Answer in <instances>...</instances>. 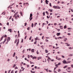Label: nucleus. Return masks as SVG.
Listing matches in <instances>:
<instances>
[{
	"label": "nucleus",
	"mask_w": 73,
	"mask_h": 73,
	"mask_svg": "<svg viewBox=\"0 0 73 73\" xmlns=\"http://www.w3.org/2000/svg\"><path fill=\"white\" fill-rule=\"evenodd\" d=\"M50 60L51 61L53 62V61H54V59H52V60L51 59V60Z\"/></svg>",
	"instance_id": "nucleus-45"
},
{
	"label": "nucleus",
	"mask_w": 73,
	"mask_h": 73,
	"mask_svg": "<svg viewBox=\"0 0 73 73\" xmlns=\"http://www.w3.org/2000/svg\"><path fill=\"white\" fill-rule=\"evenodd\" d=\"M6 40H7V39H6V38L5 39L4 41L3 42V44L5 43V42Z\"/></svg>",
	"instance_id": "nucleus-11"
},
{
	"label": "nucleus",
	"mask_w": 73,
	"mask_h": 73,
	"mask_svg": "<svg viewBox=\"0 0 73 73\" xmlns=\"http://www.w3.org/2000/svg\"><path fill=\"white\" fill-rule=\"evenodd\" d=\"M27 36H25V39H26V38H27Z\"/></svg>",
	"instance_id": "nucleus-55"
},
{
	"label": "nucleus",
	"mask_w": 73,
	"mask_h": 73,
	"mask_svg": "<svg viewBox=\"0 0 73 73\" xmlns=\"http://www.w3.org/2000/svg\"><path fill=\"white\" fill-rule=\"evenodd\" d=\"M66 27H66V26L65 25V26L64 27V29H66Z\"/></svg>",
	"instance_id": "nucleus-28"
},
{
	"label": "nucleus",
	"mask_w": 73,
	"mask_h": 73,
	"mask_svg": "<svg viewBox=\"0 0 73 73\" xmlns=\"http://www.w3.org/2000/svg\"><path fill=\"white\" fill-rule=\"evenodd\" d=\"M71 67H72V68H73V64H72L71 65Z\"/></svg>",
	"instance_id": "nucleus-51"
},
{
	"label": "nucleus",
	"mask_w": 73,
	"mask_h": 73,
	"mask_svg": "<svg viewBox=\"0 0 73 73\" xmlns=\"http://www.w3.org/2000/svg\"><path fill=\"white\" fill-rule=\"evenodd\" d=\"M31 51L33 53L34 52V49H32V50H31Z\"/></svg>",
	"instance_id": "nucleus-18"
},
{
	"label": "nucleus",
	"mask_w": 73,
	"mask_h": 73,
	"mask_svg": "<svg viewBox=\"0 0 73 73\" xmlns=\"http://www.w3.org/2000/svg\"><path fill=\"white\" fill-rule=\"evenodd\" d=\"M28 58H29V57H30V56H29V55H28Z\"/></svg>",
	"instance_id": "nucleus-50"
},
{
	"label": "nucleus",
	"mask_w": 73,
	"mask_h": 73,
	"mask_svg": "<svg viewBox=\"0 0 73 73\" xmlns=\"http://www.w3.org/2000/svg\"><path fill=\"white\" fill-rule=\"evenodd\" d=\"M47 19H49V18H50V16L49 17V16H47Z\"/></svg>",
	"instance_id": "nucleus-38"
},
{
	"label": "nucleus",
	"mask_w": 73,
	"mask_h": 73,
	"mask_svg": "<svg viewBox=\"0 0 73 73\" xmlns=\"http://www.w3.org/2000/svg\"><path fill=\"white\" fill-rule=\"evenodd\" d=\"M58 72H61V70L60 69H58Z\"/></svg>",
	"instance_id": "nucleus-34"
},
{
	"label": "nucleus",
	"mask_w": 73,
	"mask_h": 73,
	"mask_svg": "<svg viewBox=\"0 0 73 73\" xmlns=\"http://www.w3.org/2000/svg\"><path fill=\"white\" fill-rule=\"evenodd\" d=\"M45 2H46V4H48V2H49V1H48V0H46Z\"/></svg>",
	"instance_id": "nucleus-13"
},
{
	"label": "nucleus",
	"mask_w": 73,
	"mask_h": 73,
	"mask_svg": "<svg viewBox=\"0 0 73 73\" xmlns=\"http://www.w3.org/2000/svg\"><path fill=\"white\" fill-rule=\"evenodd\" d=\"M7 25H9V23H7Z\"/></svg>",
	"instance_id": "nucleus-59"
},
{
	"label": "nucleus",
	"mask_w": 73,
	"mask_h": 73,
	"mask_svg": "<svg viewBox=\"0 0 73 73\" xmlns=\"http://www.w3.org/2000/svg\"><path fill=\"white\" fill-rule=\"evenodd\" d=\"M20 14H21V16H23V14L22 13V12H20Z\"/></svg>",
	"instance_id": "nucleus-24"
},
{
	"label": "nucleus",
	"mask_w": 73,
	"mask_h": 73,
	"mask_svg": "<svg viewBox=\"0 0 73 73\" xmlns=\"http://www.w3.org/2000/svg\"><path fill=\"white\" fill-rule=\"evenodd\" d=\"M17 13H18V12H17L16 13H15V15L13 16V17H15V19H17Z\"/></svg>",
	"instance_id": "nucleus-1"
},
{
	"label": "nucleus",
	"mask_w": 73,
	"mask_h": 73,
	"mask_svg": "<svg viewBox=\"0 0 73 73\" xmlns=\"http://www.w3.org/2000/svg\"><path fill=\"white\" fill-rule=\"evenodd\" d=\"M56 68H57V67H55L54 68V70H55V69H56Z\"/></svg>",
	"instance_id": "nucleus-49"
},
{
	"label": "nucleus",
	"mask_w": 73,
	"mask_h": 73,
	"mask_svg": "<svg viewBox=\"0 0 73 73\" xmlns=\"http://www.w3.org/2000/svg\"><path fill=\"white\" fill-rule=\"evenodd\" d=\"M4 37H7V35H5Z\"/></svg>",
	"instance_id": "nucleus-56"
},
{
	"label": "nucleus",
	"mask_w": 73,
	"mask_h": 73,
	"mask_svg": "<svg viewBox=\"0 0 73 73\" xmlns=\"http://www.w3.org/2000/svg\"><path fill=\"white\" fill-rule=\"evenodd\" d=\"M45 53H48V51L46 49L45 50Z\"/></svg>",
	"instance_id": "nucleus-17"
},
{
	"label": "nucleus",
	"mask_w": 73,
	"mask_h": 73,
	"mask_svg": "<svg viewBox=\"0 0 73 73\" xmlns=\"http://www.w3.org/2000/svg\"><path fill=\"white\" fill-rule=\"evenodd\" d=\"M61 3L62 4H64V2H62Z\"/></svg>",
	"instance_id": "nucleus-62"
},
{
	"label": "nucleus",
	"mask_w": 73,
	"mask_h": 73,
	"mask_svg": "<svg viewBox=\"0 0 73 73\" xmlns=\"http://www.w3.org/2000/svg\"><path fill=\"white\" fill-rule=\"evenodd\" d=\"M17 40H16L15 41V44H16V42H17Z\"/></svg>",
	"instance_id": "nucleus-29"
},
{
	"label": "nucleus",
	"mask_w": 73,
	"mask_h": 73,
	"mask_svg": "<svg viewBox=\"0 0 73 73\" xmlns=\"http://www.w3.org/2000/svg\"><path fill=\"white\" fill-rule=\"evenodd\" d=\"M3 13L4 14H3ZM2 15H5V13L4 12L2 13Z\"/></svg>",
	"instance_id": "nucleus-22"
},
{
	"label": "nucleus",
	"mask_w": 73,
	"mask_h": 73,
	"mask_svg": "<svg viewBox=\"0 0 73 73\" xmlns=\"http://www.w3.org/2000/svg\"><path fill=\"white\" fill-rule=\"evenodd\" d=\"M43 16H45V12H44L43 13Z\"/></svg>",
	"instance_id": "nucleus-37"
},
{
	"label": "nucleus",
	"mask_w": 73,
	"mask_h": 73,
	"mask_svg": "<svg viewBox=\"0 0 73 73\" xmlns=\"http://www.w3.org/2000/svg\"><path fill=\"white\" fill-rule=\"evenodd\" d=\"M29 29H30L29 27H28L27 29V30H28V31H29Z\"/></svg>",
	"instance_id": "nucleus-46"
},
{
	"label": "nucleus",
	"mask_w": 73,
	"mask_h": 73,
	"mask_svg": "<svg viewBox=\"0 0 73 73\" xmlns=\"http://www.w3.org/2000/svg\"><path fill=\"white\" fill-rule=\"evenodd\" d=\"M67 40V38H66L64 39V41H66V40Z\"/></svg>",
	"instance_id": "nucleus-19"
},
{
	"label": "nucleus",
	"mask_w": 73,
	"mask_h": 73,
	"mask_svg": "<svg viewBox=\"0 0 73 73\" xmlns=\"http://www.w3.org/2000/svg\"><path fill=\"white\" fill-rule=\"evenodd\" d=\"M70 62H71V61H68L67 62L66 64H68L69 63H70Z\"/></svg>",
	"instance_id": "nucleus-20"
},
{
	"label": "nucleus",
	"mask_w": 73,
	"mask_h": 73,
	"mask_svg": "<svg viewBox=\"0 0 73 73\" xmlns=\"http://www.w3.org/2000/svg\"><path fill=\"white\" fill-rule=\"evenodd\" d=\"M57 36H60V33H58L56 34Z\"/></svg>",
	"instance_id": "nucleus-9"
},
{
	"label": "nucleus",
	"mask_w": 73,
	"mask_h": 73,
	"mask_svg": "<svg viewBox=\"0 0 73 73\" xmlns=\"http://www.w3.org/2000/svg\"><path fill=\"white\" fill-rule=\"evenodd\" d=\"M16 66V64H14V65L13 66V68H15Z\"/></svg>",
	"instance_id": "nucleus-39"
},
{
	"label": "nucleus",
	"mask_w": 73,
	"mask_h": 73,
	"mask_svg": "<svg viewBox=\"0 0 73 73\" xmlns=\"http://www.w3.org/2000/svg\"><path fill=\"white\" fill-rule=\"evenodd\" d=\"M67 67H68V66H66L64 67L63 68L65 69V68H67Z\"/></svg>",
	"instance_id": "nucleus-23"
},
{
	"label": "nucleus",
	"mask_w": 73,
	"mask_h": 73,
	"mask_svg": "<svg viewBox=\"0 0 73 73\" xmlns=\"http://www.w3.org/2000/svg\"><path fill=\"white\" fill-rule=\"evenodd\" d=\"M21 42H23V39H22Z\"/></svg>",
	"instance_id": "nucleus-61"
},
{
	"label": "nucleus",
	"mask_w": 73,
	"mask_h": 73,
	"mask_svg": "<svg viewBox=\"0 0 73 73\" xmlns=\"http://www.w3.org/2000/svg\"><path fill=\"white\" fill-rule=\"evenodd\" d=\"M62 62L63 64H66L67 62L65 60H64L62 61Z\"/></svg>",
	"instance_id": "nucleus-3"
},
{
	"label": "nucleus",
	"mask_w": 73,
	"mask_h": 73,
	"mask_svg": "<svg viewBox=\"0 0 73 73\" xmlns=\"http://www.w3.org/2000/svg\"><path fill=\"white\" fill-rule=\"evenodd\" d=\"M71 69H72V67H69L67 68L68 70H71Z\"/></svg>",
	"instance_id": "nucleus-8"
},
{
	"label": "nucleus",
	"mask_w": 73,
	"mask_h": 73,
	"mask_svg": "<svg viewBox=\"0 0 73 73\" xmlns=\"http://www.w3.org/2000/svg\"><path fill=\"white\" fill-rule=\"evenodd\" d=\"M19 39H18L17 42V44H16L17 46V45H18V44H19Z\"/></svg>",
	"instance_id": "nucleus-4"
},
{
	"label": "nucleus",
	"mask_w": 73,
	"mask_h": 73,
	"mask_svg": "<svg viewBox=\"0 0 73 73\" xmlns=\"http://www.w3.org/2000/svg\"><path fill=\"white\" fill-rule=\"evenodd\" d=\"M3 38H4V35L3 36L1 37L0 40V41H1V40H3Z\"/></svg>",
	"instance_id": "nucleus-5"
},
{
	"label": "nucleus",
	"mask_w": 73,
	"mask_h": 73,
	"mask_svg": "<svg viewBox=\"0 0 73 73\" xmlns=\"http://www.w3.org/2000/svg\"><path fill=\"white\" fill-rule=\"evenodd\" d=\"M58 65H61V63H60V62L58 64Z\"/></svg>",
	"instance_id": "nucleus-44"
},
{
	"label": "nucleus",
	"mask_w": 73,
	"mask_h": 73,
	"mask_svg": "<svg viewBox=\"0 0 73 73\" xmlns=\"http://www.w3.org/2000/svg\"><path fill=\"white\" fill-rule=\"evenodd\" d=\"M11 18H12V16H11L10 18H9V20H11Z\"/></svg>",
	"instance_id": "nucleus-48"
},
{
	"label": "nucleus",
	"mask_w": 73,
	"mask_h": 73,
	"mask_svg": "<svg viewBox=\"0 0 73 73\" xmlns=\"http://www.w3.org/2000/svg\"><path fill=\"white\" fill-rule=\"evenodd\" d=\"M27 24V23H25V26H26Z\"/></svg>",
	"instance_id": "nucleus-40"
},
{
	"label": "nucleus",
	"mask_w": 73,
	"mask_h": 73,
	"mask_svg": "<svg viewBox=\"0 0 73 73\" xmlns=\"http://www.w3.org/2000/svg\"><path fill=\"white\" fill-rule=\"evenodd\" d=\"M54 25H57L56 23H54Z\"/></svg>",
	"instance_id": "nucleus-57"
},
{
	"label": "nucleus",
	"mask_w": 73,
	"mask_h": 73,
	"mask_svg": "<svg viewBox=\"0 0 73 73\" xmlns=\"http://www.w3.org/2000/svg\"><path fill=\"white\" fill-rule=\"evenodd\" d=\"M36 42H37V41H35L34 42V44H36Z\"/></svg>",
	"instance_id": "nucleus-41"
},
{
	"label": "nucleus",
	"mask_w": 73,
	"mask_h": 73,
	"mask_svg": "<svg viewBox=\"0 0 73 73\" xmlns=\"http://www.w3.org/2000/svg\"><path fill=\"white\" fill-rule=\"evenodd\" d=\"M40 39H39L38 38H37V37H36L35 39V41H37V40H39Z\"/></svg>",
	"instance_id": "nucleus-7"
},
{
	"label": "nucleus",
	"mask_w": 73,
	"mask_h": 73,
	"mask_svg": "<svg viewBox=\"0 0 73 73\" xmlns=\"http://www.w3.org/2000/svg\"><path fill=\"white\" fill-rule=\"evenodd\" d=\"M15 54H16V53L15 52H14V54H13V57H15Z\"/></svg>",
	"instance_id": "nucleus-25"
},
{
	"label": "nucleus",
	"mask_w": 73,
	"mask_h": 73,
	"mask_svg": "<svg viewBox=\"0 0 73 73\" xmlns=\"http://www.w3.org/2000/svg\"><path fill=\"white\" fill-rule=\"evenodd\" d=\"M8 31H9L10 33H12V29H8Z\"/></svg>",
	"instance_id": "nucleus-6"
},
{
	"label": "nucleus",
	"mask_w": 73,
	"mask_h": 73,
	"mask_svg": "<svg viewBox=\"0 0 73 73\" xmlns=\"http://www.w3.org/2000/svg\"><path fill=\"white\" fill-rule=\"evenodd\" d=\"M36 58V57H34L33 58V59H35Z\"/></svg>",
	"instance_id": "nucleus-36"
},
{
	"label": "nucleus",
	"mask_w": 73,
	"mask_h": 73,
	"mask_svg": "<svg viewBox=\"0 0 73 73\" xmlns=\"http://www.w3.org/2000/svg\"><path fill=\"white\" fill-rule=\"evenodd\" d=\"M62 58H65V57H64V56H62Z\"/></svg>",
	"instance_id": "nucleus-52"
},
{
	"label": "nucleus",
	"mask_w": 73,
	"mask_h": 73,
	"mask_svg": "<svg viewBox=\"0 0 73 73\" xmlns=\"http://www.w3.org/2000/svg\"><path fill=\"white\" fill-rule=\"evenodd\" d=\"M58 64H56L55 65V66H58Z\"/></svg>",
	"instance_id": "nucleus-63"
},
{
	"label": "nucleus",
	"mask_w": 73,
	"mask_h": 73,
	"mask_svg": "<svg viewBox=\"0 0 73 73\" xmlns=\"http://www.w3.org/2000/svg\"><path fill=\"white\" fill-rule=\"evenodd\" d=\"M48 62H49V60H51V59H50V57H48Z\"/></svg>",
	"instance_id": "nucleus-21"
},
{
	"label": "nucleus",
	"mask_w": 73,
	"mask_h": 73,
	"mask_svg": "<svg viewBox=\"0 0 73 73\" xmlns=\"http://www.w3.org/2000/svg\"><path fill=\"white\" fill-rule=\"evenodd\" d=\"M53 8H54V9H57V6H54Z\"/></svg>",
	"instance_id": "nucleus-10"
},
{
	"label": "nucleus",
	"mask_w": 73,
	"mask_h": 73,
	"mask_svg": "<svg viewBox=\"0 0 73 73\" xmlns=\"http://www.w3.org/2000/svg\"><path fill=\"white\" fill-rule=\"evenodd\" d=\"M50 11V12H52V11H53V10L52 9H49V10H48V11Z\"/></svg>",
	"instance_id": "nucleus-16"
},
{
	"label": "nucleus",
	"mask_w": 73,
	"mask_h": 73,
	"mask_svg": "<svg viewBox=\"0 0 73 73\" xmlns=\"http://www.w3.org/2000/svg\"><path fill=\"white\" fill-rule=\"evenodd\" d=\"M68 44V43H66V44H67L66 46H70V44Z\"/></svg>",
	"instance_id": "nucleus-15"
},
{
	"label": "nucleus",
	"mask_w": 73,
	"mask_h": 73,
	"mask_svg": "<svg viewBox=\"0 0 73 73\" xmlns=\"http://www.w3.org/2000/svg\"><path fill=\"white\" fill-rule=\"evenodd\" d=\"M49 5L50 7H51V6H52V5H51V3H50Z\"/></svg>",
	"instance_id": "nucleus-54"
},
{
	"label": "nucleus",
	"mask_w": 73,
	"mask_h": 73,
	"mask_svg": "<svg viewBox=\"0 0 73 73\" xmlns=\"http://www.w3.org/2000/svg\"><path fill=\"white\" fill-rule=\"evenodd\" d=\"M44 47V46L42 45L41 46V47L42 48V49H44V47Z\"/></svg>",
	"instance_id": "nucleus-27"
},
{
	"label": "nucleus",
	"mask_w": 73,
	"mask_h": 73,
	"mask_svg": "<svg viewBox=\"0 0 73 73\" xmlns=\"http://www.w3.org/2000/svg\"><path fill=\"white\" fill-rule=\"evenodd\" d=\"M38 52V50H37L36 51V53L37 54H39V52Z\"/></svg>",
	"instance_id": "nucleus-35"
},
{
	"label": "nucleus",
	"mask_w": 73,
	"mask_h": 73,
	"mask_svg": "<svg viewBox=\"0 0 73 73\" xmlns=\"http://www.w3.org/2000/svg\"><path fill=\"white\" fill-rule=\"evenodd\" d=\"M57 8H58V9H60V7H58Z\"/></svg>",
	"instance_id": "nucleus-64"
},
{
	"label": "nucleus",
	"mask_w": 73,
	"mask_h": 73,
	"mask_svg": "<svg viewBox=\"0 0 73 73\" xmlns=\"http://www.w3.org/2000/svg\"><path fill=\"white\" fill-rule=\"evenodd\" d=\"M33 25H34L33 23H32L31 25V27H32V28H33Z\"/></svg>",
	"instance_id": "nucleus-31"
},
{
	"label": "nucleus",
	"mask_w": 73,
	"mask_h": 73,
	"mask_svg": "<svg viewBox=\"0 0 73 73\" xmlns=\"http://www.w3.org/2000/svg\"><path fill=\"white\" fill-rule=\"evenodd\" d=\"M69 56H73V54H69Z\"/></svg>",
	"instance_id": "nucleus-33"
},
{
	"label": "nucleus",
	"mask_w": 73,
	"mask_h": 73,
	"mask_svg": "<svg viewBox=\"0 0 73 73\" xmlns=\"http://www.w3.org/2000/svg\"><path fill=\"white\" fill-rule=\"evenodd\" d=\"M60 29H63V27H62V26H60Z\"/></svg>",
	"instance_id": "nucleus-14"
},
{
	"label": "nucleus",
	"mask_w": 73,
	"mask_h": 73,
	"mask_svg": "<svg viewBox=\"0 0 73 73\" xmlns=\"http://www.w3.org/2000/svg\"><path fill=\"white\" fill-rule=\"evenodd\" d=\"M69 49H72V47H69Z\"/></svg>",
	"instance_id": "nucleus-43"
},
{
	"label": "nucleus",
	"mask_w": 73,
	"mask_h": 73,
	"mask_svg": "<svg viewBox=\"0 0 73 73\" xmlns=\"http://www.w3.org/2000/svg\"><path fill=\"white\" fill-rule=\"evenodd\" d=\"M31 73H35V72H33L32 70H31Z\"/></svg>",
	"instance_id": "nucleus-30"
},
{
	"label": "nucleus",
	"mask_w": 73,
	"mask_h": 73,
	"mask_svg": "<svg viewBox=\"0 0 73 73\" xmlns=\"http://www.w3.org/2000/svg\"><path fill=\"white\" fill-rule=\"evenodd\" d=\"M32 19H33V18H32V17H30L29 18V21H31V20H32Z\"/></svg>",
	"instance_id": "nucleus-12"
},
{
	"label": "nucleus",
	"mask_w": 73,
	"mask_h": 73,
	"mask_svg": "<svg viewBox=\"0 0 73 73\" xmlns=\"http://www.w3.org/2000/svg\"><path fill=\"white\" fill-rule=\"evenodd\" d=\"M45 41L46 42H48L49 41V40L47 39H45Z\"/></svg>",
	"instance_id": "nucleus-32"
},
{
	"label": "nucleus",
	"mask_w": 73,
	"mask_h": 73,
	"mask_svg": "<svg viewBox=\"0 0 73 73\" xmlns=\"http://www.w3.org/2000/svg\"><path fill=\"white\" fill-rule=\"evenodd\" d=\"M11 70H9L8 72H9V73H10V72H11Z\"/></svg>",
	"instance_id": "nucleus-58"
},
{
	"label": "nucleus",
	"mask_w": 73,
	"mask_h": 73,
	"mask_svg": "<svg viewBox=\"0 0 73 73\" xmlns=\"http://www.w3.org/2000/svg\"><path fill=\"white\" fill-rule=\"evenodd\" d=\"M68 36H70V33H68Z\"/></svg>",
	"instance_id": "nucleus-47"
},
{
	"label": "nucleus",
	"mask_w": 73,
	"mask_h": 73,
	"mask_svg": "<svg viewBox=\"0 0 73 73\" xmlns=\"http://www.w3.org/2000/svg\"><path fill=\"white\" fill-rule=\"evenodd\" d=\"M49 72H52V71H51L50 70H49Z\"/></svg>",
	"instance_id": "nucleus-60"
},
{
	"label": "nucleus",
	"mask_w": 73,
	"mask_h": 73,
	"mask_svg": "<svg viewBox=\"0 0 73 73\" xmlns=\"http://www.w3.org/2000/svg\"><path fill=\"white\" fill-rule=\"evenodd\" d=\"M32 17V14H31L30 15V17Z\"/></svg>",
	"instance_id": "nucleus-26"
},
{
	"label": "nucleus",
	"mask_w": 73,
	"mask_h": 73,
	"mask_svg": "<svg viewBox=\"0 0 73 73\" xmlns=\"http://www.w3.org/2000/svg\"><path fill=\"white\" fill-rule=\"evenodd\" d=\"M70 59V58H68V59L67 60V61H69V60Z\"/></svg>",
	"instance_id": "nucleus-53"
},
{
	"label": "nucleus",
	"mask_w": 73,
	"mask_h": 73,
	"mask_svg": "<svg viewBox=\"0 0 73 73\" xmlns=\"http://www.w3.org/2000/svg\"><path fill=\"white\" fill-rule=\"evenodd\" d=\"M32 38V36H31L29 38V40H31V38Z\"/></svg>",
	"instance_id": "nucleus-42"
},
{
	"label": "nucleus",
	"mask_w": 73,
	"mask_h": 73,
	"mask_svg": "<svg viewBox=\"0 0 73 73\" xmlns=\"http://www.w3.org/2000/svg\"><path fill=\"white\" fill-rule=\"evenodd\" d=\"M10 40H11V38H10V37H8L7 38V42H9V41H10Z\"/></svg>",
	"instance_id": "nucleus-2"
}]
</instances>
